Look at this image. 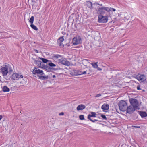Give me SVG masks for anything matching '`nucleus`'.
I'll list each match as a JSON object with an SVG mask.
<instances>
[{
	"label": "nucleus",
	"instance_id": "obj_1",
	"mask_svg": "<svg viewBox=\"0 0 147 147\" xmlns=\"http://www.w3.org/2000/svg\"><path fill=\"white\" fill-rule=\"evenodd\" d=\"M104 10H105L107 12H110L111 11H115L116 9L112 8H109L107 7H100L99 9V11L100 12V14L98 16V21L99 23H106L108 20V18L107 16H104L102 14L105 13Z\"/></svg>",
	"mask_w": 147,
	"mask_h": 147
},
{
	"label": "nucleus",
	"instance_id": "obj_2",
	"mask_svg": "<svg viewBox=\"0 0 147 147\" xmlns=\"http://www.w3.org/2000/svg\"><path fill=\"white\" fill-rule=\"evenodd\" d=\"M118 105L120 111H125L126 110L127 104L124 100H121L119 102Z\"/></svg>",
	"mask_w": 147,
	"mask_h": 147
},
{
	"label": "nucleus",
	"instance_id": "obj_3",
	"mask_svg": "<svg viewBox=\"0 0 147 147\" xmlns=\"http://www.w3.org/2000/svg\"><path fill=\"white\" fill-rule=\"evenodd\" d=\"M87 73L88 74H90V73L88 72V71H83L82 70L80 71L79 70H74L71 72V74L74 76H76L78 75H81L82 74H85Z\"/></svg>",
	"mask_w": 147,
	"mask_h": 147
},
{
	"label": "nucleus",
	"instance_id": "obj_4",
	"mask_svg": "<svg viewBox=\"0 0 147 147\" xmlns=\"http://www.w3.org/2000/svg\"><path fill=\"white\" fill-rule=\"evenodd\" d=\"M32 74L34 75L37 74L38 77V75H42L44 74L43 71L42 70H40L38 69V67H35L34 69L32 70Z\"/></svg>",
	"mask_w": 147,
	"mask_h": 147
},
{
	"label": "nucleus",
	"instance_id": "obj_5",
	"mask_svg": "<svg viewBox=\"0 0 147 147\" xmlns=\"http://www.w3.org/2000/svg\"><path fill=\"white\" fill-rule=\"evenodd\" d=\"M8 68H9V65H5V66L1 68V70L3 76H6L8 73Z\"/></svg>",
	"mask_w": 147,
	"mask_h": 147
},
{
	"label": "nucleus",
	"instance_id": "obj_6",
	"mask_svg": "<svg viewBox=\"0 0 147 147\" xmlns=\"http://www.w3.org/2000/svg\"><path fill=\"white\" fill-rule=\"evenodd\" d=\"M129 101L131 105H132L135 108H136L137 109H139L138 108V101L135 99L131 98L129 99Z\"/></svg>",
	"mask_w": 147,
	"mask_h": 147
},
{
	"label": "nucleus",
	"instance_id": "obj_7",
	"mask_svg": "<svg viewBox=\"0 0 147 147\" xmlns=\"http://www.w3.org/2000/svg\"><path fill=\"white\" fill-rule=\"evenodd\" d=\"M81 38L80 36L75 37L73 39V43L74 45H76L81 43Z\"/></svg>",
	"mask_w": 147,
	"mask_h": 147
},
{
	"label": "nucleus",
	"instance_id": "obj_8",
	"mask_svg": "<svg viewBox=\"0 0 147 147\" xmlns=\"http://www.w3.org/2000/svg\"><path fill=\"white\" fill-rule=\"evenodd\" d=\"M136 109H138L136 108H135L132 105H130L127 107L126 108L127 112L129 114H131L133 113Z\"/></svg>",
	"mask_w": 147,
	"mask_h": 147
},
{
	"label": "nucleus",
	"instance_id": "obj_9",
	"mask_svg": "<svg viewBox=\"0 0 147 147\" xmlns=\"http://www.w3.org/2000/svg\"><path fill=\"white\" fill-rule=\"evenodd\" d=\"M91 114H89L88 116V119L92 122H94L98 121V120L96 119L93 120L91 119V117H96V113L94 112H91Z\"/></svg>",
	"mask_w": 147,
	"mask_h": 147
},
{
	"label": "nucleus",
	"instance_id": "obj_10",
	"mask_svg": "<svg viewBox=\"0 0 147 147\" xmlns=\"http://www.w3.org/2000/svg\"><path fill=\"white\" fill-rule=\"evenodd\" d=\"M23 76L22 75H20L18 74H13L11 78L13 80H17L19 78H22Z\"/></svg>",
	"mask_w": 147,
	"mask_h": 147
},
{
	"label": "nucleus",
	"instance_id": "obj_11",
	"mask_svg": "<svg viewBox=\"0 0 147 147\" xmlns=\"http://www.w3.org/2000/svg\"><path fill=\"white\" fill-rule=\"evenodd\" d=\"M137 79L139 80H141L145 82L146 78L144 75H138L136 76Z\"/></svg>",
	"mask_w": 147,
	"mask_h": 147
},
{
	"label": "nucleus",
	"instance_id": "obj_12",
	"mask_svg": "<svg viewBox=\"0 0 147 147\" xmlns=\"http://www.w3.org/2000/svg\"><path fill=\"white\" fill-rule=\"evenodd\" d=\"M61 63L63 65L67 66H69L70 64L69 62L65 59H61Z\"/></svg>",
	"mask_w": 147,
	"mask_h": 147
},
{
	"label": "nucleus",
	"instance_id": "obj_13",
	"mask_svg": "<svg viewBox=\"0 0 147 147\" xmlns=\"http://www.w3.org/2000/svg\"><path fill=\"white\" fill-rule=\"evenodd\" d=\"M38 77L39 79L41 80H46L48 79L49 77L48 76L45 75V74L42 75H38Z\"/></svg>",
	"mask_w": 147,
	"mask_h": 147
},
{
	"label": "nucleus",
	"instance_id": "obj_14",
	"mask_svg": "<svg viewBox=\"0 0 147 147\" xmlns=\"http://www.w3.org/2000/svg\"><path fill=\"white\" fill-rule=\"evenodd\" d=\"M86 106L83 104H80L78 105L76 108L78 111L82 110L85 109Z\"/></svg>",
	"mask_w": 147,
	"mask_h": 147
},
{
	"label": "nucleus",
	"instance_id": "obj_15",
	"mask_svg": "<svg viewBox=\"0 0 147 147\" xmlns=\"http://www.w3.org/2000/svg\"><path fill=\"white\" fill-rule=\"evenodd\" d=\"M109 105L107 104H104L101 107L102 109H103V111H105V110H107L109 109Z\"/></svg>",
	"mask_w": 147,
	"mask_h": 147
},
{
	"label": "nucleus",
	"instance_id": "obj_16",
	"mask_svg": "<svg viewBox=\"0 0 147 147\" xmlns=\"http://www.w3.org/2000/svg\"><path fill=\"white\" fill-rule=\"evenodd\" d=\"M86 4L90 9H93V7L92 6V3L91 2L89 1L86 2Z\"/></svg>",
	"mask_w": 147,
	"mask_h": 147
},
{
	"label": "nucleus",
	"instance_id": "obj_17",
	"mask_svg": "<svg viewBox=\"0 0 147 147\" xmlns=\"http://www.w3.org/2000/svg\"><path fill=\"white\" fill-rule=\"evenodd\" d=\"M34 63L38 66L40 67L41 66L42 62L40 61L35 60L34 59Z\"/></svg>",
	"mask_w": 147,
	"mask_h": 147
},
{
	"label": "nucleus",
	"instance_id": "obj_18",
	"mask_svg": "<svg viewBox=\"0 0 147 147\" xmlns=\"http://www.w3.org/2000/svg\"><path fill=\"white\" fill-rule=\"evenodd\" d=\"M127 13H123L122 14H121L120 16L122 18H125L128 19L129 18V17L127 16Z\"/></svg>",
	"mask_w": 147,
	"mask_h": 147
},
{
	"label": "nucleus",
	"instance_id": "obj_19",
	"mask_svg": "<svg viewBox=\"0 0 147 147\" xmlns=\"http://www.w3.org/2000/svg\"><path fill=\"white\" fill-rule=\"evenodd\" d=\"M140 115L142 117H144L147 116V113L145 112L140 111L139 113Z\"/></svg>",
	"mask_w": 147,
	"mask_h": 147
},
{
	"label": "nucleus",
	"instance_id": "obj_20",
	"mask_svg": "<svg viewBox=\"0 0 147 147\" xmlns=\"http://www.w3.org/2000/svg\"><path fill=\"white\" fill-rule=\"evenodd\" d=\"M2 90L4 92H8L10 91V89L7 86H5L3 87Z\"/></svg>",
	"mask_w": 147,
	"mask_h": 147
},
{
	"label": "nucleus",
	"instance_id": "obj_21",
	"mask_svg": "<svg viewBox=\"0 0 147 147\" xmlns=\"http://www.w3.org/2000/svg\"><path fill=\"white\" fill-rule=\"evenodd\" d=\"M40 59L44 63H48L49 61H50V60H49L45 58H40Z\"/></svg>",
	"mask_w": 147,
	"mask_h": 147
},
{
	"label": "nucleus",
	"instance_id": "obj_22",
	"mask_svg": "<svg viewBox=\"0 0 147 147\" xmlns=\"http://www.w3.org/2000/svg\"><path fill=\"white\" fill-rule=\"evenodd\" d=\"M47 65H48L50 67H55L56 65L53 63L51 62V61L50 60V61L48 63H47Z\"/></svg>",
	"mask_w": 147,
	"mask_h": 147
},
{
	"label": "nucleus",
	"instance_id": "obj_23",
	"mask_svg": "<svg viewBox=\"0 0 147 147\" xmlns=\"http://www.w3.org/2000/svg\"><path fill=\"white\" fill-rule=\"evenodd\" d=\"M63 36L60 37L57 40L58 43L62 42L64 40Z\"/></svg>",
	"mask_w": 147,
	"mask_h": 147
},
{
	"label": "nucleus",
	"instance_id": "obj_24",
	"mask_svg": "<svg viewBox=\"0 0 147 147\" xmlns=\"http://www.w3.org/2000/svg\"><path fill=\"white\" fill-rule=\"evenodd\" d=\"M45 69L47 71H51L52 69V68L50 67L49 66L47 65L46 66H45Z\"/></svg>",
	"mask_w": 147,
	"mask_h": 147
},
{
	"label": "nucleus",
	"instance_id": "obj_25",
	"mask_svg": "<svg viewBox=\"0 0 147 147\" xmlns=\"http://www.w3.org/2000/svg\"><path fill=\"white\" fill-rule=\"evenodd\" d=\"M98 62L96 63H92L91 64L92 65L93 67L94 68H96L98 67V65H97Z\"/></svg>",
	"mask_w": 147,
	"mask_h": 147
},
{
	"label": "nucleus",
	"instance_id": "obj_26",
	"mask_svg": "<svg viewBox=\"0 0 147 147\" xmlns=\"http://www.w3.org/2000/svg\"><path fill=\"white\" fill-rule=\"evenodd\" d=\"M30 26L33 29L36 30H37L38 29L37 27L34 25L32 24H31Z\"/></svg>",
	"mask_w": 147,
	"mask_h": 147
},
{
	"label": "nucleus",
	"instance_id": "obj_27",
	"mask_svg": "<svg viewBox=\"0 0 147 147\" xmlns=\"http://www.w3.org/2000/svg\"><path fill=\"white\" fill-rule=\"evenodd\" d=\"M34 17L33 16H31V18L30 19V20H29V22L30 23V24H32L33 23V21L34 20Z\"/></svg>",
	"mask_w": 147,
	"mask_h": 147
},
{
	"label": "nucleus",
	"instance_id": "obj_28",
	"mask_svg": "<svg viewBox=\"0 0 147 147\" xmlns=\"http://www.w3.org/2000/svg\"><path fill=\"white\" fill-rule=\"evenodd\" d=\"M79 118L80 120H83L84 119V116L83 115H80L79 116Z\"/></svg>",
	"mask_w": 147,
	"mask_h": 147
},
{
	"label": "nucleus",
	"instance_id": "obj_29",
	"mask_svg": "<svg viewBox=\"0 0 147 147\" xmlns=\"http://www.w3.org/2000/svg\"><path fill=\"white\" fill-rule=\"evenodd\" d=\"M47 66L46 65H45L43 64L42 62L41 66H40V68H44V69H45V67H45V66Z\"/></svg>",
	"mask_w": 147,
	"mask_h": 147
},
{
	"label": "nucleus",
	"instance_id": "obj_30",
	"mask_svg": "<svg viewBox=\"0 0 147 147\" xmlns=\"http://www.w3.org/2000/svg\"><path fill=\"white\" fill-rule=\"evenodd\" d=\"M101 117L103 119H105V120H107V117H106V116L103 115V114H101Z\"/></svg>",
	"mask_w": 147,
	"mask_h": 147
},
{
	"label": "nucleus",
	"instance_id": "obj_31",
	"mask_svg": "<svg viewBox=\"0 0 147 147\" xmlns=\"http://www.w3.org/2000/svg\"><path fill=\"white\" fill-rule=\"evenodd\" d=\"M133 127H135V128H140V126H134L133 125L132 126Z\"/></svg>",
	"mask_w": 147,
	"mask_h": 147
},
{
	"label": "nucleus",
	"instance_id": "obj_32",
	"mask_svg": "<svg viewBox=\"0 0 147 147\" xmlns=\"http://www.w3.org/2000/svg\"><path fill=\"white\" fill-rule=\"evenodd\" d=\"M101 96V94H96L95 96V97H100V96Z\"/></svg>",
	"mask_w": 147,
	"mask_h": 147
},
{
	"label": "nucleus",
	"instance_id": "obj_33",
	"mask_svg": "<svg viewBox=\"0 0 147 147\" xmlns=\"http://www.w3.org/2000/svg\"><path fill=\"white\" fill-rule=\"evenodd\" d=\"M59 44V45L62 47H64V45L62 43V42L58 43Z\"/></svg>",
	"mask_w": 147,
	"mask_h": 147
},
{
	"label": "nucleus",
	"instance_id": "obj_34",
	"mask_svg": "<svg viewBox=\"0 0 147 147\" xmlns=\"http://www.w3.org/2000/svg\"><path fill=\"white\" fill-rule=\"evenodd\" d=\"M55 57L57 58H58V57H61V56L60 55H56L55 56Z\"/></svg>",
	"mask_w": 147,
	"mask_h": 147
},
{
	"label": "nucleus",
	"instance_id": "obj_35",
	"mask_svg": "<svg viewBox=\"0 0 147 147\" xmlns=\"http://www.w3.org/2000/svg\"><path fill=\"white\" fill-rule=\"evenodd\" d=\"M137 89L138 90H140L141 89L140 88V85H138L137 86Z\"/></svg>",
	"mask_w": 147,
	"mask_h": 147
},
{
	"label": "nucleus",
	"instance_id": "obj_36",
	"mask_svg": "<svg viewBox=\"0 0 147 147\" xmlns=\"http://www.w3.org/2000/svg\"><path fill=\"white\" fill-rule=\"evenodd\" d=\"M96 68H97V70L99 71H101L102 70V69L101 68H100L98 66V67H97Z\"/></svg>",
	"mask_w": 147,
	"mask_h": 147
},
{
	"label": "nucleus",
	"instance_id": "obj_37",
	"mask_svg": "<svg viewBox=\"0 0 147 147\" xmlns=\"http://www.w3.org/2000/svg\"><path fill=\"white\" fill-rule=\"evenodd\" d=\"M64 113L61 112L59 113V115H64Z\"/></svg>",
	"mask_w": 147,
	"mask_h": 147
},
{
	"label": "nucleus",
	"instance_id": "obj_38",
	"mask_svg": "<svg viewBox=\"0 0 147 147\" xmlns=\"http://www.w3.org/2000/svg\"><path fill=\"white\" fill-rule=\"evenodd\" d=\"M9 68V71L10 72V73H11V72H12V70L11 69H10V68Z\"/></svg>",
	"mask_w": 147,
	"mask_h": 147
},
{
	"label": "nucleus",
	"instance_id": "obj_39",
	"mask_svg": "<svg viewBox=\"0 0 147 147\" xmlns=\"http://www.w3.org/2000/svg\"><path fill=\"white\" fill-rule=\"evenodd\" d=\"M2 117H3L2 115H0V121L2 119Z\"/></svg>",
	"mask_w": 147,
	"mask_h": 147
},
{
	"label": "nucleus",
	"instance_id": "obj_40",
	"mask_svg": "<svg viewBox=\"0 0 147 147\" xmlns=\"http://www.w3.org/2000/svg\"><path fill=\"white\" fill-rule=\"evenodd\" d=\"M34 51L36 53H38V50H36V49H34Z\"/></svg>",
	"mask_w": 147,
	"mask_h": 147
},
{
	"label": "nucleus",
	"instance_id": "obj_41",
	"mask_svg": "<svg viewBox=\"0 0 147 147\" xmlns=\"http://www.w3.org/2000/svg\"><path fill=\"white\" fill-rule=\"evenodd\" d=\"M97 5H100V6H102V4H99V3H97Z\"/></svg>",
	"mask_w": 147,
	"mask_h": 147
},
{
	"label": "nucleus",
	"instance_id": "obj_42",
	"mask_svg": "<svg viewBox=\"0 0 147 147\" xmlns=\"http://www.w3.org/2000/svg\"><path fill=\"white\" fill-rule=\"evenodd\" d=\"M56 77V76L55 75H53V78H55Z\"/></svg>",
	"mask_w": 147,
	"mask_h": 147
},
{
	"label": "nucleus",
	"instance_id": "obj_43",
	"mask_svg": "<svg viewBox=\"0 0 147 147\" xmlns=\"http://www.w3.org/2000/svg\"><path fill=\"white\" fill-rule=\"evenodd\" d=\"M77 19L78 20V18H76V20H77Z\"/></svg>",
	"mask_w": 147,
	"mask_h": 147
},
{
	"label": "nucleus",
	"instance_id": "obj_44",
	"mask_svg": "<svg viewBox=\"0 0 147 147\" xmlns=\"http://www.w3.org/2000/svg\"><path fill=\"white\" fill-rule=\"evenodd\" d=\"M142 91H145V90H142Z\"/></svg>",
	"mask_w": 147,
	"mask_h": 147
}]
</instances>
